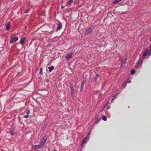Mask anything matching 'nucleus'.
I'll return each instance as SVG.
<instances>
[{
	"mask_svg": "<svg viewBox=\"0 0 151 151\" xmlns=\"http://www.w3.org/2000/svg\"><path fill=\"white\" fill-rule=\"evenodd\" d=\"M18 39V38L17 37H12L10 40V43H13L14 42H16Z\"/></svg>",
	"mask_w": 151,
	"mask_h": 151,
	"instance_id": "nucleus-5",
	"label": "nucleus"
},
{
	"mask_svg": "<svg viewBox=\"0 0 151 151\" xmlns=\"http://www.w3.org/2000/svg\"><path fill=\"white\" fill-rule=\"evenodd\" d=\"M26 40V38L24 37H22L20 41V44L22 46H23L24 44V42Z\"/></svg>",
	"mask_w": 151,
	"mask_h": 151,
	"instance_id": "nucleus-6",
	"label": "nucleus"
},
{
	"mask_svg": "<svg viewBox=\"0 0 151 151\" xmlns=\"http://www.w3.org/2000/svg\"><path fill=\"white\" fill-rule=\"evenodd\" d=\"M42 68H41L40 69V74H42Z\"/></svg>",
	"mask_w": 151,
	"mask_h": 151,
	"instance_id": "nucleus-23",
	"label": "nucleus"
},
{
	"mask_svg": "<svg viewBox=\"0 0 151 151\" xmlns=\"http://www.w3.org/2000/svg\"><path fill=\"white\" fill-rule=\"evenodd\" d=\"M99 77V75L98 74H96V76H95V77L94 78V81H96L97 80V79Z\"/></svg>",
	"mask_w": 151,
	"mask_h": 151,
	"instance_id": "nucleus-15",
	"label": "nucleus"
},
{
	"mask_svg": "<svg viewBox=\"0 0 151 151\" xmlns=\"http://www.w3.org/2000/svg\"><path fill=\"white\" fill-rule=\"evenodd\" d=\"M71 94L74 93V90H71Z\"/></svg>",
	"mask_w": 151,
	"mask_h": 151,
	"instance_id": "nucleus-28",
	"label": "nucleus"
},
{
	"mask_svg": "<svg viewBox=\"0 0 151 151\" xmlns=\"http://www.w3.org/2000/svg\"><path fill=\"white\" fill-rule=\"evenodd\" d=\"M73 2V0H70L68 1V3L69 5H70Z\"/></svg>",
	"mask_w": 151,
	"mask_h": 151,
	"instance_id": "nucleus-16",
	"label": "nucleus"
},
{
	"mask_svg": "<svg viewBox=\"0 0 151 151\" xmlns=\"http://www.w3.org/2000/svg\"><path fill=\"white\" fill-rule=\"evenodd\" d=\"M127 85V83L126 82H124L122 85L123 87H126Z\"/></svg>",
	"mask_w": 151,
	"mask_h": 151,
	"instance_id": "nucleus-18",
	"label": "nucleus"
},
{
	"mask_svg": "<svg viewBox=\"0 0 151 151\" xmlns=\"http://www.w3.org/2000/svg\"><path fill=\"white\" fill-rule=\"evenodd\" d=\"M142 60L140 58H139V60L138 61L137 63L135 65V67L136 68H138L141 66L142 64Z\"/></svg>",
	"mask_w": 151,
	"mask_h": 151,
	"instance_id": "nucleus-4",
	"label": "nucleus"
},
{
	"mask_svg": "<svg viewBox=\"0 0 151 151\" xmlns=\"http://www.w3.org/2000/svg\"><path fill=\"white\" fill-rule=\"evenodd\" d=\"M126 82L127 83H130L131 82V81L129 80V79Z\"/></svg>",
	"mask_w": 151,
	"mask_h": 151,
	"instance_id": "nucleus-24",
	"label": "nucleus"
},
{
	"mask_svg": "<svg viewBox=\"0 0 151 151\" xmlns=\"http://www.w3.org/2000/svg\"><path fill=\"white\" fill-rule=\"evenodd\" d=\"M91 132V131H90L89 132V133H88V134H89L90 133V132Z\"/></svg>",
	"mask_w": 151,
	"mask_h": 151,
	"instance_id": "nucleus-31",
	"label": "nucleus"
},
{
	"mask_svg": "<svg viewBox=\"0 0 151 151\" xmlns=\"http://www.w3.org/2000/svg\"><path fill=\"white\" fill-rule=\"evenodd\" d=\"M96 123H97V121H96Z\"/></svg>",
	"mask_w": 151,
	"mask_h": 151,
	"instance_id": "nucleus-32",
	"label": "nucleus"
},
{
	"mask_svg": "<svg viewBox=\"0 0 151 151\" xmlns=\"http://www.w3.org/2000/svg\"><path fill=\"white\" fill-rule=\"evenodd\" d=\"M135 73V70L134 69H133L131 70V74L132 75L133 74Z\"/></svg>",
	"mask_w": 151,
	"mask_h": 151,
	"instance_id": "nucleus-20",
	"label": "nucleus"
},
{
	"mask_svg": "<svg viewBox=\"0 0 151 151\" xmlns=\"http://www.w3.org/2000/svg\"><path fill=\"white\" fill-rule=\"evenodd\" d=\"M47 140V137L46 136L43 137L41 139V142L40 144V145L42 147L45 144Z\"/></svg>",
	"mask_w": 151,
	"mask_h": 151,
	"instance_id": "nucleus-2",
	"label": "nucleus"
},
{
	"mask_svg": "<svg viewBox=\"0 0 151 151\" xmlns=\"http://www.w3.org/2000/svg\"><path fill=\"white\" fill-rule=\"evenodd\" d=\"M48 69L49 70V71L50 72H51L52 71V70H54V67L52 66L50 67H48Z\"/></svg>",
	"mask_w": 151,
	"mask_h": 151,
	"instance_id": "nucleus-12",
	"label": "nucleus"
},
{
	"mask_svg": "<svg viewBox=\"0 0 151 151\" xmlns=\"http://www.w3.org/2000/svg\"><path fill=\"white\" fill-rule=\"evenodd\" d=\"M54 151H57L56 150H55H55H54Z\"/></svg>",
	"mask_w": 151,
	"mask_h": 151,
	"instance_id": "nucleus-30",
	"label": "nucleus"
},
{
	"mask_svg": "<svg viewBox=\"0 0 151 151\" xmlns=\"http://www.w3.org/2000/svg\"><path fill=\"white\" fill-rule=\"evenodd\" d=\"M122 0H115L113 2V4L117 3L121 1Z\"/></svg>",
	"mask_w": 151,
	"mask_h": 151,
	"instance_id": "nucleus-17",
	"label": "nucleus"
},
{
	"mask_svg": "<svg viewBox=\"0 0 151 151\" xmlns=\"http://www.w3.org/2000/svg\"><path fill=\"white\" fill-rule=\"evenodd\" d=\"M10 26L9 23H8L6 26V30H9L10 29Z\"/></svg>",
	"mask_w": 151,
	"mask_h": 151,
	"instance_id": "nucleus-13",
	"label": "nucleus"
},
{
	"mask_svg": "<svg viewBox=\"0 0 151 151\" xmlns=\"http://www.w3.org/2000/svg\"><path fill=\"white\" fill-rule=\"evenodd\" d=\"M42 147L40 145H35L34 146V148L35 149H38L41 148Z\"/></svg>",
	"mask_w": 151,
	"mask_h": 151,
	"instance_id": "nucleus-10",
	"label": "nucleus"
},
{
	"mask_svg": "<svg viewBox=\"0 0 151 151\" xmlns=\"http://www.w3.org/2000/svg\"><path fill=\"white\" fill-rule=\"evenodd\" d=\"M28 116H29V115L26 114L24 116V117L25 118H27L28 117Z\"/></svg>",
	"mask_w": 151,
	"mask_h": 151,
	"instance_id": "nucleus-25",
	"label": "nucleus"
},
{
	"mask_svg": "<svg viewBox=\"0 0 151 151\" xmlns=\"http://www.w3.org/2000/svg\"><path fill=\"white\" fill-rule=\"evenodd\" d=\"M92 28L91 27H89L85 31L84 34L86 36L92 32Z\"/></svg>",
	"mask_w": 151,
	"mask_h": 151,
	"instance_id": "nucleus-3",
	"label": "nucleus"
},
{
	"mask_svg": "<svg viewBox=\"0 0 151 151\" xmlns=\"http://www.w3.org/2000/svg\"><path fill=\"white\" fill-rule=\"evenodd\" d=\"M126 61L127 60L126 58L123 59L122 60V64L121 65V66L124 65L126 62Z\"/></svg>",
	"mask_w": 151,
	"mask_h": 151,
	"instance_id": "nucleus-11",
	"label": "nucleus"
},
{
	"mask_svg": "<svg viewBox=\"0 0 151 151\" xmlns=\"http://www.w3.org/2000/svg\"><path fill=\"white\" fill-rule=\"evenodd\" d=\"M87 138V136H86V137L85 138V139H84L83 140L81 144V146H82V145H83V144H84V143H85L86 142V139Z\"/></svg>",
	"mask_w": 151,
	"mask_h": 151,
	"instance_id": "nucleus-14",
	"label": "nucleus"
},
{
	"mask_svg": "<svg viewBox=\"0 0 151 151\" xmlns=\"http://www.w3.org/2000/svg\"><path fill=\"white\" fill-rule=\"evenodd\" d=\"M71 94L72 97L73 98H74V93H73V94Z\"/></svg>",
	"mask_w": 151,
	"mask_h": 151,
	"instance_id": "nucleus-27",
	"label": "nucleus"
},
{
	"mask_svg": "<svg viewBox=\"0 0 151 151\" xmlns=\"http://www.w3.org/2000/svg\"><path fill=\"white\" fill-rule=\"evenodd\" d=\"M145 52H144L143 54V55L144 56L146 57L147 55H150V52L148 49H147L146 50Z\"/></svg>",
	"mask_w": 151,
	"mask_h": 151,
	"instance_id": "nucleus-7",
	"label": "nucleus"
},
{
	"mask_svg": "<svg viewBox=\"0 0 151 151\" xmlns=\"http://www.w3.org/2000/svg\"><path fill=\"white\" fill-rule=\"evenodd\" d=\"M71 90H74V88L73 86H71L70 87Z\"/></svg>",
	"mask_w": 151,
	"mask_h": 151,
	"instance_id": "nucleus-26",
	"label": "nucleus"
},
{
	"mask_svg": "<svg viewBox=\"0 0 151 151\" xmlns=\"http://www.w3.org/2000/svg\"><path fill=\"white\" fill-rule=\"evenodd\" d=\"M62 24H61V22H60L59 23V24H58V27H57V28L56 29V30L57 31H58L59 30H60L62 27Z\"/></svg>",
	"mask_w": 151,
	"mask_h": 151,
	"instance_id": "nucleus-9",
	"label": "nucleus"
},
{
	"mask_svg": "<svg viewBox=\"0 0 151 151\" xmlns=\"http://www.w3.org/2000/svg\"><path fill=\"white\" fill-rule=\"evenodd\" d=\"M116 96H115L111 100V102L112 101H113L114 99V98H115V97Z\"/></svg>",
	"mask_w": 151,
	"mask_h": 151,
	"instance_id": "nucleus-29",
	"label": "nucleus"
},
{
	"mask_svg": "<svg viewBox=\"0 0 151 151\" xmlns=\"http://www.w3.org/2000/svg\"><path fill=\"white\" fill-rule=\"evenodd\" d=\"M86 82L85 81H83L82 82L81 86V92H82L83 90V87Z\"/></svg>",
	"mask_w": 151,
	"mask_h": 151,
	"instance_id": "nucleus-8",
	"label": "nucleus"
},
{
	"mask_svg": "<svg viewBox=\"0 0 151 151\" xmlns=\"http://www.w3.org/2000/svg\"><path fill=\"white\" fill-rule=\"evenodd\" d=\"M30 113V111L29 110H28L26 111V113L27 114L29 115Z\"/></svg>",
	"mask_w": 151,
	"mask_h": 151,
	"instance_id": "nucleus-21",
	"label": "nucleus"
},
{
	"mask_svg": "<svg viewBox=\"0 0 151 151\" xmlns=\"http://www.w3.org/2000/svg\"><path fill=\"white\" fill-rule=\"evenodd\" d=\"M73 53V51H71L67 54L65 57V58L67 59V61L69 60L72 58Z\"/></svg>",
	"mask_w": 151,
	"mask_h": 151,
	"instance_id": "nucleus-1",
	"label": "nucleus"
},
{
	"mask_svg": "<svg viewBox=\"0 0 151 151\" xmlns=\"http://www.w3.org/2000/svg\"><path fill=\"white\" fill-rule=\"evenodd\" d=\"M102 118L105 121H106L107 120V117L104 115H103L102 116Z\"/></svg>",
	"mask_w": 151,
	"mask_h": 151,
	"instance_id": "nucleus-19",
	"label": "nucleus"
},
{
	"mask_svg": "<svg viewBox=\"0 0 151 151\" xmlns=\"http://www.w3.org/2000/svg\"><path fill=\"white\" fill-rule=\"evenodd\" d=\"M29 12V9H28L25 10L24 11V13H28Z\"/></svg>",
	"mask_w": 151,
	"mask_h": 151,
	"instance_id": "nucleus-22",
	"label": "nucleus"
}]
</instances>
